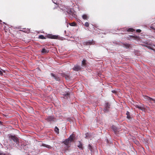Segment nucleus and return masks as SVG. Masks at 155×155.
<instances>
[{"instance_id": "35", "label": "nucleus", "mask_w": 155, "mask_h": 155, "mask_svg": "<svg viewBox=\"0 0 155 155\" xmlns=\"http://www.w3.org/2000/svg\"><path fill=\"white\" fill-rule=\"evenodd\" d=\"M15 147H17V145H16V144H15Z\"/></svg>"}, {"instance_id": "11", "label": "nucleus", "mask_w": 155, "mask_h": 155, "mask_svg": "<svg viewBox=\"0 0 155 155\" xmlns=\"http://www.w3.org/2000/svg\"><path fill=\"white\" fill-rule=\"evenodd\" d=\"M83 19L85 20H87L89 18L88 17L86 14H84L82 16Z\"/></svg>"}, {"instance_id": "3", "label": "nucleus", "mask_w": 155, "mask_h": 155, "mask_svg": "<svg viewBox=\"0 0 155 155\" xmlns=\"http://www.w3.org/2000/svg\"><path fill=\"white\" fill-rule=\"evenodd\" d=\"M144 98L145 99L148 101L150 102L151 103H155V99H153L152 98L148 96H145Z\"/></svg>"}, {"instance_id": "30", "label": "nucleus", "mask_w": 155, "mask_h": 155, "mask_svg": "<svg viewBox=\"0 0 155 155\" xmlns=\"http://www.w3.org/2000/svg\"><path fill=\"white\" fill-rule=\"evenodd\" d=\"M4 155H12L10 153H6L4 154Z\"/></svg>"}, {"instance_id": "20", "label": "nucleus", "mask_w": 155, "mask_h": 155, "mask_svg": "<svg viewBox=\"0 0 155 155\" xmlns=\"http://www.w3.org/2000/svg\"><path fill=\"white\" fill-rule=\"evenodd\" d=\"M112 128L113 130L115 132H116L117 130V128L114 126L113 125L112 127Z\"/></svg>"}, {"instance_id": "2", "label": "nucleus", "mask_w": 155, "mask_h": 155, "mask_svg": "<svg viewBox=\"0 0 155 155\" xmlns=\"http://www.w3.org/2000/svg\"><path fill=\"white\" fill-rule=\"evenodd\" d=\"M9 138L10 141H12L13 140L14 142L16 143L17 144H18L19 143V140L18 138L15 135H9Z\"/></svg>"}, {"instance_id": "39", "label": "nucleus", "mask_w": 155, "mask_h": 155, "mask_svg": "<svg viewBox=\"0 0 155 155\" xmlns=\"http://www.w3.org/2000/svg\"><path fill=\"white\" fill-rule=\"evenodd\" d=\"M3 23L4 24H5V22H3Z\"/></svg>"}, {"instance_id": "27", "label": "nucleus", "mask_w": 155, "mask_h": 155, "mask_svg": "<svg viewBox=\"0 0 155 155\" xmlns=\"http://www.w3.org/2000/svg\"><path fill=\"white\" fill-rule=\"evenodd\" d=\"M85 61H86L84 59H83V61H82V64L83 65H85Z\"/></svg>"}, {"instance_id": "25", "label": "nucleus", "mask_w": 155, "mask_h": 155, "mask_svg": "<svg viewBox=\"0 0 155 155\" xmlns=\"http://www.w3.org/2000/svg\"><path fill=\"white\" fill-rule=\"evenodd\" d=\"M70 25L71 26H75L76 25V23L74 22H73L70 23Z\"/></svg>"}, {"instance_id": "18", "label": "nucleus", "mask_w": 155, "mask_h": 155, "mask_svg": "<svg viewBox=\"0 0 155 155\" xmlns=\"http://www.w3.org/2000/svg\"><path fill=\"white\" fill-rule=\"evenodd\" d=\"M42 145L43 146L46 147L48 149H51V147L49 145H48L45 144H43Z\"/></svg>"}, {"instance_id": "33", "label": "nucleus", "mask_w": 155, "mask_h": 155, "mask_svg": "<svg viewBox=\"0 0 155 155\" xmlns=\"http://www.w3.org/2000/svg\"><path fill=\"white\" fill-rule=\"evenodd\" d=\"M112 93H116V91H115V90H113L112 91Z\"/></svg>"}, {"instance_id": "13", "label": "nucleus", "mask_w": 155, "mask_h": 155, "mask_svg": "<svg viewBox=\"0 0 155 155\" xmlns=\"http://www.w3.org/2000/svg\"><path fill=\"white\" fill-rule=\"evenodd\" d=\"M123 46L124 47L126 48H129L130 47V45L127 43L123 44Z\"/></svg>"}, {"instance_id": "19", "label": "nucleus", "mask_w": 155, "mask_h": 155, "mask_svg": "<svg viewBox=\"0 0 155 155\" xmlns=\"http://www.w3.org/2000/svg\"><path fill=\"white\" fill-rule=\"evenodd\" d=\"M54 131L55 132L57 133L58 134H59V129L57 127H55L54 128Z\"/></svg>"}, {"instance_id": "26", "label": "nucleus", "mask_w": 155, "mask_h": 155, "mask_svg": "<svg viewBox=\"0 0 155 155\" xmlns=\"http://www.w3.org/2000/svg\"><path fill=\"white\" fill-rule=\"evenodd\" d=\"M89 24L88 22H86L85 23L84 25L85 26L88 27L89 26Z\"/></svg>"}, {"instance_id": "22", "label": "nucleus", "mask_w": 155, "mask_h": 155, "mask_svg": "<svg viewBox=\"0 0 155 155\" xmlns=\"http://www.w3.org/2000/svg\"><path fill=\"white\" fill-rule=\"evenodd\" d=\"M88 148L90 149L91 152L93 151V149L91 145V144H89L88 146Z\"/></svg>"}, {"instance_id": "4", "label": "nucleus", "mask_w": 155, "mask_h": 155, "mask_svg": "<svg viewBox=\"0 0 155 155\" xmlns=\"http://www.w3.org/2000/svg\"><path fill=\"white\" fill-rule=\"evenodd\" d=\"M73 69L75 71H81V68L80 66L78 65H75L74 67L73 68Z\"/></svg>"}, {"instance_id": "7", "label": "nucleus", "mask_w": 155, "mask_h": 155, "mask_svg": "<svg viewBox=\"0 0 155 155\" xmlns=\"http://www.w3.org/2000/svg\"><path fill=\"white\" fill-rule=\"evenodd\" d=\"M46 119L49 121H54V118L53 116H49L46 118Z\"/></svg>"}, {"instance_id": "8", "label": "nucleus", "mask_w": 155, "mask_h": 155, "mask_svg": "<svg viewBox=\"0 0 155 155\" xmlns=\"http://www.w3.org/2000/svg\"><path fill=\"white\" fill-rule=\"evenodd\" d=\"M110 104L108 103L105 104V108L104 109L105 112H107L108 111V108H109Z\"/></svg>"}, {"instance_id": "6", "label": "nucleus", "mask_w": 155, "mask_h": 155, "mask_svg": "<svg viewBox=\"0 0 155 155\" xmlns=\"http://www.w3.org/2000/svg\"><path fill=\"white\" fill-rule=\"evenodd\" d=\"M47 36L48 38L51 39H57L58 37V36L52 35L51 34H48Z\"/></svg>"}, {"instance_id": "17", "label": "nucleus", "mask_w": 155, "mask_h": 155, "mask_svg": "<svg viewBox=\"0 0 155 155\" xmlns=\"http://www.w3.org/2000/svg\"><path fill=\"white\" fill-rule=\"evenodd\" d=\"M126 114L127 115V118L129 119L130 118V114L129 112L128 111H127L126 113Z\"/></svg>"}, {"instance_id": "5", "label": "nucleus", "mask_w": 155, "mask_h": 155, "mask_svg": "<svg viewBox=\"0 0 155 155\" xmlns=\"http://www.w3.org/2000/svg\"><path fill=\"white\" fill-rule=\"evenodd\" d=\"M67 12L69 14L72 16H74L75 14L73 12V9H71V8H69L67 9Z\"/></svg>"}, {"instance_id": "9", "label": "nucleus", "mask_w": 155, "mask_h": 155, "mask_svg": "<svg viewBox=\"0 0 155 155\" xmlns=\"http://www.w3.org/2000/svg\"><path fill=\"white\" fill-rule=\"evenodd\" d=\"M93 40L89 41H85L83 42V44L86 45H89L93 44Z\"/></svg>"}, {"instance_id": "16", "label": "nucleus", "mask_w": 155, "mask_h": 155, "mask_svg": "<svg viewBox=\"0 0 155 155\" xmlns=\"http://www.w3.org/2000/svg\"><path fill=\"white\" fill-rule=\"evenodd\" d=\"M127 31H130V32H133L134 31H135V30L133 28H128Z\"/></svg>"}, {"instance_id": "23", "label": "nucleus", "mask_w": 155, "mask_h": 155, "mask_svg": "<svg viewBox=\"0 0 155 155\" xmlns=\"http://www.w3.org/2000/svg\"><path fill=\"white\" fill-rule=\"evenodd\" d=\"M155 47V45H153V46H148V48L151 49L153 50L154 49V47Z\"/></svg>"}, {"instance_id": "14", "label": "nucleus", "mask_w": 155, "mask_h": 155, "mask_svg": "<svg viewBox=\"0 0 155 155\" xmlns=\"http://www.w3.org/2000/svg\"><path fill=\"white\" fill-rule=\"evenodd\" d=\"M70 94L68 93H66L64 94V97L65 98H68L70 96Z\"/></svg>"}, {"instance_id": "36", "label": "nucleus", "mask_w": 155, "mask_h": 155, "mask_svg": "<svg viewBox=\"0 0 155 155\" xmlns=\"http://www.w3.org/2000/svg\"><path fill=\"white\" fill-rule=\"evenodd\" d=\"M2 70V71L3 72H5V70Z\"/></svg>"}, {"instance_id": "32", "label": "nucleus", "mask_w": 155, "mask_h": 155, "mask_svg": "<svg viewBox=\"0 0 155 155\" xmlns=\"http://www.w3.org/2000/svg\"><path fill=\"white\" fill-rule=\"evenodd\" d=\"M150 28H152V29H153V30H155V28H154L153 27H150Z\"/></svg>"}, {"instance_id": "29", "label": "nucleus", "mask_w": 155, "mask_h": 155, "mask_svg": "<svg viewBox=\"0 0 155 155\" xmlns=\"http://www.w3.org/2000/svg\"><path fill=\"white\" fill-rule=\"evenodd\" d=\"M136 31L138 32H140L141 31V30L140 29H137L136 30Z\"/></svg>"}, {"instance_id": "38", "label": "nucleus", "mask_w": 155, "mask_h": 155, "mask_svg": "<svg viewBox=\"0 0 155 155\" xmlns=\"http://www.w3.org/2000/svg\"><path fill=\"white\" fill-rule=\"evenodd\" d=\"M2 153H0V155H2Z\"/></svg>"}, {"instance_id": "12", "label": "nucleus", "mask_w": 155, "mask_h": 155, "mask_svg": "<svg viewBox=\"0 0 155 155\" xmlns=\"http://www.w3.org/2000/svg\"><path fill=\"white\" fill-rule=\"evenodd\" d=\"M41 53L43 54L47 53L48 52V51L47 49H45V48H43L41 51Z\"/></svg>"}, {"instance_id": "34", "label": "nucleus", "mask_w": 155, "mask_h": 155, "mask_svg": "<svg viewBox=\"0 0 155 155\" xmlns=\"http://www.w3.org/2000/svg\"><path fill=\"white\" fill-rule=\"evenodd\" d=\"M88 134H86V137H85V138H88V136H87V135H88Z\"/></svg>"}, {"instance_id": "10", "label": "nucleus", "mask_w": 155, "mask_h": 155, "mask_svg": "<svg viewBox=\"0 0 155 155\" xmlns=\"http://www.w3.org/2000/svg\"><path fill=\"white\" fill-rule=\"evenodd\" d=\"M51 76L53 77V78L57 81H59L60 78L59 77L55 75L54 74L51 73Z\"/></svg>"}, {"instance_id": "37", "label": "nucleus", "mask_w": 155, "mask_h": 155, "mask_svg": "<svg viewBox=\"0 0 155 155\" xmlns=\"http://www.w3.org/2000/svg\"><path fill=\"white\" fill-rule=\"evenodd\" d=\"M55 4H57L56 2H53Z\"/></svg>"}, {"instance_id": "15", "label": "nucleus", "mask_w": 155, "mask_h": 155, "mask_svg": "<svg viewBox=\"0 0 155 155\" xmlns=\"http://www.w3.org/2000/svg\"><path fill=\"white\" fill-rule=\"evenodd\" d=\"M78 143L79 144L78 145V147L80 149L82 150L83 147L82 143L80 141H79Z\"/></svg>"}, {"instance_id": "21", "label": "nucleus", "mask_w": 155, "mask_h": 155, "mask_svg": "<svg viewBox=\"0 0 155 155\" xmlns=\"http://www.w3.org/2000/svg\"><path fill=\"white\" fill-rule=\"evenodd\" d=\"M38 38L41 39H45L46 38L42 35H40L38 37Z\"/></svg>"}, {"instance_id": "24", "label": "nucleus", "mask_w": 155, "mask_h": 155, "mask_svg": "<svg viewBox=\"0 0 155 155\" xmlns=\"http://www.w3.org/2000/svg\"><path fill=\"white\" fill-rule=\"evenodd\" d=\"M137 107L142 110H143L144 109V108L143 107H141V106H137Z\"/></svg>"}, {"instance_id": "28", "label": "nucleus", "mask_w": 155, "mask_h": 155, "mask_svg": "<svg viewBox=\"0 0 155 155\" xmlns=\"http://www.w3.org/2000/svg\"><path fill=\"white\" fill-rule=\"evenodd\" d=\"M9 145L12 148L14 146V144L12 143H10V144H9Z\"/></svg>"}, {"instance_id": "40", "label": "nucleus", "mask_w": 155, "mask_h": 155, "mask_svg": "<svg viewBox=\"0 0 155 155\" xmlns=\"http://www.w3.org/2000/svg\"><path fill=\"white\" fill-rule=\"evenodd\" d=\"M1 124V122L0 121V124Z\"/></svg>"}, {"instance_id": "31", "label": "nucleus", "mask_w": 155, "mask_h": 155, "mask_svg": "<svg viewBox=\"0 0 155 155\" xmlns=\"http://www.w3.org/2000/svg\"><path fill=\"white\" fill-rule=\"evenodd\" d=\"M3 74L2 72L0 70V75H2Z\"/></svg>"}, {"instance_id": "41", "label": "nucleus", "mask_w": 155, "mask_h": 155, "mask_svg": "<svg viewBox=\"0 0 155 155\" xmlns=\"http://www.w3.org/2000/svg\"><path fill=\"white\" fill-rule=\"evenodd\" d=\"M2 21L1 20H0V22H2Z\"/></svg>"}, {"instance_id": "1", "label": "nucleus", "mask_w": 155, "mask_h": 155, "mask_svg": "<svg viewBox=\"0 0 155 155\" xmlns=\"http://www.w3.org/2000/svg\"><path fill=\"white\" fill-rule=\"evenodd\" d=\"M75 136L73 134L71 135L68 139L63 141V143L65 145L68 147H69V144L72 142L75 139Z\"/></svg>"}]
</instances>
